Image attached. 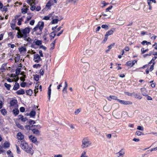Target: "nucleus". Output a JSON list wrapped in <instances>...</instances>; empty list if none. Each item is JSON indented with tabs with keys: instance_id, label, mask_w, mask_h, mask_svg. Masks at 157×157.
Instances as JSON below:
<instances>
[{
	"instance_id": "obj_36",
	"label": "nucleus",
	"mask_w": 157,
	"mask_h": 157,
	"mask_svg": "<svg viewBox=\"0 0 157 157\" xmlns=\"http://www.w3.org/2000/svg\"><path fill=\"white\" fill-rule=\"evenodd\" d=\"M21 69L20 68H17L16 70L15 73L16 75H19L20 74V72H21Z\"/></svg>"
},
{
	"instance_id": "obj_59",
	"label": "nucleus",
	"mask_w": 157,
	"mask_h": 157,
	"mask_svg": "<svg viewBox=\"0 0 157 157\" xmlns=\"http://www.w3.org/2000/svg\"><path fill=\"white\" fill-rule=\"evenodd\" d=\"M108 36H106V35H105L104 39L102 41L103 43H105V42L108 39Z\"/></svg>"
},
{
	"instance_id": "obj_23",
	"label": "nucleus",
	"mask_w": 157,
	"mask_h": 157,
	"mask_svg": "<svg viewBox=\"0 0 157 157\" xmlns=\"http://www.w3.org/2000/svg\"><path fill=\"white\" fill-rule=\"evenodd\" d=\"M56 19H53L52 21L51 22V24H56L58 23L59 21V20L57 18H58V16L56 17Z\"/></svg>"
},
{
	"instance_id": "obj_63",
	"label": "nucleus",
	"mask_w": 157,
	"mask_h": 157,
	"mask_svg": "<svg viewBox=\"0 0 157 157\" xmlns=\"http://www.w3.org/2000/svg\"><path fill=\"white\" fill-rule=\"evenodd\" d=\"M115 43H113L112 44H111L109 46H108V48H109V49H111L112 48V47L115 45Z\"/></svg>"
},
{
	"instance_id": "obj_60",
	"label": "nucleus",
	"mask_w": 157,
	"mask_h": 157,
	"mask_svg": "<svg viewBox=\"0 0 157 157\" xmlns=\"http://www.w3.org/2000/svg\"><path fill=\"white\" fill-rule=\"evenodd\" d=\"M26 84V83L25 82H22L20 84V85L21 87H25Z\"/></svg>"
},
{
	"instance_id": "obj_20",
	"label": "nucleus",
	"mask_w": 157,
	"mask_h": 157,
	"mask_svg": "<svg viewBox=\"0 0 157 157\" xmlns=\"http://www.w3.org/2000/svg\"><path fill=\"white\" fill-rule=\"evenodd\" d=\"M56 39L51 44H50V46H51V48H50L51 50H52L54 49L55 43H56Z\"/></svg>"
},
{
	"instance_id": "obj_53",
	"label": "nucleus",
	"mask_w": 157,
	"mask_h": 157,
	"mask_svg": "<svg viewBox=\"0 0 157 157\" xmlns=\"http://www.w3.org/2000/svg\"><path fill=\"white\" fill-rule=\"evenodd\" d=\"M15 29L16 30H17L18 31V32L17 33V34L18 33L19 34H20L21 32V30H20V29L19 28V27H16V28Z\"/></svg>"
},
{
	"instance_id": "obj_49",
	"label": "nucleus",
	"mask_w": 157,
	"mask_h": 157,
	"mask_svg": "<svg viewBox=\"0 0 157 157\" xmlns=\"http://www.w3.org/2000/svg\"><path fill=\"white\" fill-rule=\"evenodd\" d=\"M10 26L13 29H15L16 28V25L15 23H11Z\"/></svg>"
},
{
	"instance_id": "obj_17",
	"label": "nucleus",
	"mask_w": 157,
	"mask_h": 157,
	"mask_svg": "<svg viewBox=\"0 0 157 157\" xmlns=\"http://www.w3.org/2000/svg\"><path fill=\"white\" fill-rule=\"evenodd\" d=\"M19 87L20 86L19 84L18 83L16 82L13 86V90H17L19 88Z\"/></svg>"
},
{
	"instance_id": "obj_40",
	"label": "nucleus",
	"mask_w": 157,
	"mask_h": 157,
	"mask_svg": "<svg viewBox=\"0 0 157 157\" xmlns=\"http://www.w3.org/2000/svg\"><path fill=\"white\" fill-rule=\"evenodd\" d=\"M101 27L102 28L106 30H108L109 29V26L106 25H102Z\"/></svg>"
},
{
	"instance_id": "obj_50",
	"label": "nucleus",
	"mask_w": 157,
	"mask_h": 157,
	"mask_svg": "<svg viewBox=\"0 0 157 157\" xmlns=\"http://www.w3.org/2000/svg\"><path fill=\"white\" fill-rule=\"evenodd\" d=\"M17 125L18 128H20L22 130L24 129L23 127L20 124H17Z\"/></svg>"
},
{
	"instance_id": "obj_51",
	"label": "nucleus",
	"mask_w": 157,
	"mask_h": 157,
	"mask_svg": "<svg viewBox=\"0 0 157 157\" xmlns=\"http://www.w3.org/2000/svg\"><path fill=\"white\" fill-rule=\"evenodd\" d=\"M24 38V40H26L27 41H28V42H30L31 41H32V39L31 38H30V37H25V38Z\"/></svg>"
},
{
	"instance_id": "obj_46",
	"label": "nucleus",
	"mask_w": 157,
	"mask_h": 157,
	"mask_svg": "<svg viewBox=\"0 0 157 157\" xmlns=\"http://www.w3.org/2000/svg\"><path fill=\"white\" fill-rule=\"evenodd\" d=\"M86 152L85 151H83L80 157H88L86 155Z\"/></svg>"
},
{
	"instance_id": "obj_34",
	"label": "nucleus",
	"mask_w": 157,
	"mask_h": 157,
	"mask_svg": "<svg viewBox=\"0 0 157 157\" xmlns=\"http://www.w3.org/2000/svg\"><path fill=\"white\" fill-rule=\"evenodd\" d=\"M20 58V56H17L15 58L14 60L15 63H17L18 62Z\"/></svg>"
},
{
	"instance_id": "obj_9",
	"label": "nucleus",
	"mask_w": 157,
	"mask_h": 157,
	"mask_svg": "<svg viewBox=\"0 0 157 157\" xmlns=\"http://www.w3.org/2000/svg\"><path fill=\"white\" fill-rule=\"evenodd\" d=\"M29 139L33 143H35L37 142V139L36 137L33 135H30L29 136Z\"/></svg>"
},
{
	"instance_id": "obj_52",
	"label": "nucleus",
	"mask_w": 157,
	"mask_h": 157,
	"mask_svg": "<svg viewBox=\"0 0 157 157\" xmlns=\"http://www.w3.org/2000/svg\"><path fill=\"white\" fill-rule=\"evenodd\" d=\"M137 129L140 131H144V128L140 126H138L137 127Z\"/></svg>"
},
{
	"instance_id": "obj_13",
	"label": "nucleus",
	"mask_w": 157,
	"mask_h": 157,
	"mask_svg": "<svg viewBox=\"0 0 157 157\" xmlns=\"http://www.w3.org/2000/svg\"><path fill=\"white\" fill-rule=\"evenodd\" d=\"M116 154H119L117 157H119L120 156L123 157L125 154V152L124 151V149H122L118 152Z\"/></svg>"
},
{
	"instance_id": "obj_54",
	"label": "nucleus",
	"mask_w": 157,
	"mask_h": 157,
	"mask_svg": "<svg viewBox=\"0 0 157 157\" xmlns=\"http://www.w3.org/2000/svg\"><path fill=\"white\" fill-rule=\"evenodd\" d=\"M50 18V16H45L43 18V19L46 20H49Z\"/></svg>"
},
{
	"instance_id": "obj_26",
	"label": "nucleus",
	"mask_w": 157,
	"mask_h": 157,
	"mask_svg": "<svg viewBox=\"0 0 157 157\" xmlns=\"http://www.w3.org/2000/svg\"><path fill=\"white\" fill-rule=\"evenodd\" d=\"M4 86L6 87V89L8 90H9L10 89V88L11 87V86L10 84H8L7 83H5L4 84Z\"/></svg>"
},
{
	"instance_id": "obj_48",
	"label": "nucleus",
	"mask_w": 157,
	"mask_h": 157,
	"mask_svg": "<svg viewBox=\"0 0 157 157\" xmlns=\"http://www.w3.org/2000/svg\"><path fill=\"white\" fill-rule=\"evenodd\" d=\"M114 116L117 119H119L121 117V116L120 113H119L118 114H115Z\"/></svg>"
},
{
	"instance_id": "obj_47",
	"label": "nucleus",
	"mask_w": 157,
	"mask_h": 157,
	"mask_svg": "<svg viewBox=\"0 0 157 157\" xmlns=\"http://www.w3.org/2000/svg\"><path fill=\"white\" fill-rule=\"evenodd\" d=\"M16 146L17 149V152L18 154H21V151L19 147L17 146V145H16Z\"/></svg>"
},
{
	"instance_id": "obj_11",
	"label": "nucleus",
	"mask_w": 157,
	"mask_h": 157,
	"mask_svg": "<svg viewBox=\"0 0 157 157\" xmlns=\"http://www.w3.org/2000/svg\"><path fill=\"white\" fill-rule=\"evenodd\" d=\"M140 90L143 96H147V91L146 88H141L140 89Z\"/></svg>"
},
{
	"instance_id": "obj_19",
	"label": "nucleus",
	"mask_w": 157,
	"mask_h": 157,
	"mask_svg": "<svg viewBox=\"0 0 157 157\" xmlns=\"http://www.w3.org/2000/svg\"><path fill=\"white\" fill-rule=\"evenodd\" d=\"M34 41V42H35V45L37 46L40 45L42 43V41L40 40H39L36 39Z\"/></svg>"
},
{
	"instance_id": "obj_35",
	"label": "nucleus",
	"mask_w": 157,
	"mask_h": 157,
	"mask_svg": "<svg viewBox=\"0 0 157 157\" xmlns=\"http://www.w3.org/2000/svg\"><path fill=\"white\" fill-rule=\"evenodd\" d=\"M7 154L10 157H13V155L11 151L10 150L7 151L6 152Z\"/></svg>"
},
{
	"instance_id": "obj_58",
	"label": "nucleus",
	"mask_w": 157,
	"mask_h": 157,
	"mask_svg": "<svg viewBox=\"0 0 157 157\" xmlns=\"http://www.w3.org/2000/svg\"><path fill=\"white\" fill-rule=\"evenodd\" d=\"M113 8L112 6H110L109 7L106 8L105 10L106 12H108L109 10H111Z\"/></svg>"
},
{
	"instance_id": "obj_6",
	"label": "nucleus",
	"mask_w": 157,
	"mask_h": 157,
	"mask_svg": "<svg viewBox=\"0 0 157 157\" xmlns=\"http://www.w3.org/2000/svg\"><path fill=\"white\" fill-rule=\"evenodd\" d=\"M16 138L18 140V144H20L24 141V136L21 132H19L17 134Z\"/></svg>"
},
{
	"instance_id": "obj_3",
	"label": "nucleus",
	"mask_w": 157,
	"mask_h": 157,
	"mask_svg": "<svg viewBox=\"0 0 157 157\" xmlns=\"http://www.w3.org/2000/svg\"><path fill=\"white\" fill-rule=\"evenodd\" d=\"M21 147L27 153L32 155L34 153L33 150L31 147H29L28 144L25 141L20 143Z\"/></svg>"
},
{
	"instance_id": "obj_10",
	"label": "nucleus",
	"mask_w": 157,
	"mask_h": 157,
	"mask_svg": "<svg viewBox=\"0 0 157 157\" xmlns=\"http://www.w3.org/2000/svg\"><path fill=\"white\" fill-rule=\"evenodd\" d=\"M156 58H157V56H155L153 57L152 59L151 60L153 61V63L152 65L150 66V71H153V70L154 69V66L155 63V61Z\"/></svg>"
},
{
	"instance_id": "obj_44",
	"label": "nucleus",
	"mask_w": 157,
	"mask_h": 157,
	"mask_svg": "<svg viewBox=\"0 0 157 157\" xmlns=\"http://www.w3.org/2000/svg\"><path fill=\"white\" fill-rule=\"evenodd\" d=\"M53 5V3H52L51 2H50V1H49L47 4L46 6L47 7H49Z\"/></svg>"
},
{
	"instance_id": "obj_18",
	"label": "nucleus",
	"mask_w": 157,
	"mask_h": 157,
	"mask_svg": "<svg viewBox=\"0 0 157 157\" xmlns=\"http://www.w3.org/2000/svg\"><path fill=\"white\" fill-rule=\"evenodd\" d=\"M19 51L21 52H25L26 51V48L25 47H22L18 48Z\"/></svg>"
},
{
	"instance_id": "obj_22",
	"label": "nucleus",
	"mask_w": 157,
	"mask_h": 157,
	"mask_svg": "<svg viewBox=\"0 0 157 157\" xmlns=\"http://www.w3.org/2000/svg\"><path fill=\"white\" fill-rule=\"evenodd\" d=\"M57 32L56 31L54 30V31L52 32L50 34V36L51 37V40L53 39L56 34L55 33Z\"/></svg>"
},
{
	"instance_id": "obj_5",
	"label": "nucleus",
	"mask_w": 157,
	"mask_h": 157,
	"mask_svg": "<svg viewBox=\"0 0 157 157\" xmlns=\"http://www.w3.org/2000/svg\"><path fill=\"white\" fill-rule=\"evenodd\" d=\"M91 144L92 143L90 141L88 137H85L82 140L81 147L83 149L90 146Z\"/></svg>"
},
{
	"instance_id": "obj_39",
	"label": "nucleus",
	"mask_w": 157,
	"mask_h": 157,
	"mask_svg": "<svg viewBox=\"0 0 157 157\" xmlns=\"http://www.w3.org/2000/svg\"><path fill=\"white\" fill-rule=\"evenodd\" d=\"M41 65L40 64H35L33 65V67L34 68H37L39 67H40Z\"/></svg>"
},
{
	"instance_id": "obj_62",
	"label": "nucleus",
	"mask_w": 157,
	"mask_h": 157,
	"mask_svg": "<svg viewBox=\"0 0 157 157\" xmlns=\"http://www.w3.org/2000/svg\"><path fill=\"white\" fill-rule=\"evenodd\" d=\"M35 21L34 20H33L30 21L29 24L31 25H33L34 24Z\"/></svg>"
},
{
	"instance_id": "obj_16",
	"label": "nucleus",
	"mask_w": 157,
	"mask_h": 157,
	"mask_svg": "<svg viewBox=\"0 0 157 157\" xmlns=\"http://www.w3.org/2000/svg\"><path fill=\"white\" fill-rule=\"evenodd\" d=\"M17 103V101L16 100H12L10 101V106H14Z\"/></svg>"
},
{
	"instance_id": "obj_37",
	"label": "nucleus",
	"mask_w": 157,
	"mask_h": 157,
	"mask_svg": "<svg viewBox=\"0 0 157 157\" xmlns=\"http://www.w3.org/2000/svg\"><path fill=\"white\" fill-rule=\"evenodd\" d=\"M109 98H110L111 99L117 100L118 101V100H119V99H118L117 98V97L116 96H115L114 95H110L109 96Z\"/></svg>"
},
{
	"instance_id": "obj_24",
	"label": "nucleus",
	"mask_w": 157,
	"mask_h": 157,
	"mask_svg": "<svg viewBox=\"0 0 157 157\" xmlns=\"http://www.w3.org/2000/svg\"><path fill=\"white\" fill-rule=\"evenodd\" d=\"M36 114V113L35 111H31L29 113V115L31 117H34Z\"/></svg>"
},
{
	"instance_id": "obj_57",
	"label": "nucleus",
	"mask_w": 157,
	"mask_h": 157,
	"mask_svg": "<svg viewBox=\"0 0 157 157\" xmlns=\"http://www.w3.org/2000/svg\"><path fill=\"white\" fill-rule=\"evenodd\" d=\"M102 4H103V6L102 7H104L109 4L108 3H106L105 1H103Z\"/></svg>"
},
{
	"instance_id": "obj_43",
	"label": "nucleus",
	"mask_w": 157,
	"mask_h": 157,
	"mask_svg": "<svg viewBox=\"0 0 157 157\" xmlns=\"http://www.w3.org/2000/svg\"><path fill=\"white\" fill-rule=\"evenodd\" d=\"M1 112L2 114L4 115L6 113V111L5 109H2L1 110Z\"/></svg>"
},
{
	"instance_id": "obj_7",
	"label": "nucleus",
	"mask_w": 157,
	"mask_h": 157,
	"mask_svg": "<svg viewBox=\"0 0 157 157\" xmlns=\"http://www.w3.org/2000/svg\"><path fill=\"white\" fill-rule=\"evenodd\" d=\"M33 60L36 63H38L40 61H42V59L39 54H36L34 55Z\"/></svg>"
},
{
	"instance_id": "obj_41",
	"label": "nucleus",
	"mask_w": 157,
	"mask_h": 157,
	"mask_svg": "<svg viewBox=\"0 0 157 157\" xmlns=\"http://www.w3.org/2000/svg\"><path fill=\"white\" fill-rule=\"evenodd\" d=\"M136 134L138 136H140L141 135H144V133L140 131H137L136 132Z\"/></svg>"
},
{
	"instance_id": "obj_32",
	"label": "nucleus",
	"mask_w": 157,
	"mask_h": 157,
	"mask_svg": "<svg viewBox=\"0 0 157 157\" xmlns=\"http://www.w3.org/2000/svg\"><path fill=\"white\" fill-rule=\"evenodd\" d=\"M148 49H147L145 50H144V48H142L141 49V51L142 54H144L146 52H147L148 51Z\"/></svg>"
},
{
	"instance_id": "obj_38",
	"label": "nucleus",
	"mask_w": 157,
	"mask_h": 157,
	"mask_svg": "<svg viewBox=\"0 0 157 157\" xmlns=\"http://www.w3.org/2000/svg\"><path fill=\"white\" fill-rule=\"evenodd\" d=\"M34 80L36 81H38L39 79V75L37 74H36L34 75Z\"/></svg>"
},
{
	"instance_id": "obj_8",
	"label": "nucleus",
	"mask_w": 157,
	"mask_h": 157,
	"mask_svg": "<svg viewBox=\"0 0 157 157\" xmlns=\"http://www.w3.org/2000/svg\"><path fill=\"white\" fill-rule=\"evenodd\" d=\"M118 102L121 104L125 105H131L132 104V102L130 101H125L121 100H118Z\"/></svg>"
},
{
	"instance_id": "obj_31",
	"label": "nucleus",
	"mask_w": 157,
	"mask_h": 157,
	"mask_svg": "<svg viewBox=\"0 0 157 157\" xmlns=\"http://www.w3.org/2000/svg\"><path fill=\"white\" fill-rule=\"evenodd\" d=\"M8 36L10 37V38L11 39H12L14 38V36L13 35V33L12 32H9L8 33Z\"/></svg>"
},
{
	"instance_id": "obj_64",
	"label": "nucleus",
	"mask_w": 157,
	"mask_h": 157,
	"mask_svg": "<svg viewBox=\"0 0 157 157\" xmlns=\"http://www.w3.org/2000/svg\"><path fill=\"white\" fill-rule=\"evenodd\" d=\"M35 8H36V6L34 5H33V6H31L30 7V9L31 10L33 11H34L35 9Z\"/></svg>"
},
{
	"instance_id": "obj_33",
	"label": "nucleus",
	"mask_w": 157,
	"mask_h": 157,
	"mask_svg": "<svg viewBox=\"0 0 157 157\" xmlns=\"http://www.w3.org/2000/svg\"><path fill=\"white\" fill-rule=\"evenodd\" d=\"M134 96L135 98L139 99H141L142 98L141 96L138 94H135Z\"/></svg>"
},
{
	"instance_id": "obj_56",
	"label": "nucleus",
	"mask_w": 157,
	"mask_h": 157,
	"mask_svg": "<svg viewBox=\"0 0 157 157\" xmlns=\"http://www.w3.org/2000/svg\"><path fill=\"white\" fill-rule=\"evenodd\" d=\"M25 109L23 107H21L20 108V110L21 112H24L25 111Z\"/></svg>"
},
{
	"instance_id": "obj_2",
	"label": "nucleus",
	"mask_w": 157,
	"mask_h": 157,
	"mask_svg": "<svg viewBox=\"0 0 157 157\" xmlns=\"http://www.w3.org/2000/svg\"><path fill=\"white\" fill-rule=\"evenodd\" d=\"M25 127L27 130H31L33 134L36 136H38L40 135V132L38 130L36 129V128H40L41 127L40 125H32L31 126L26 125Z\"/></svg>"
},
{
	"instance_id": "obj_29",
	"label": "nucleus",
	"mask_w": 157,
	"mask_h": 157,
	"mask_svg": "<svg viewBox=\"0 0 157 157\" xmlns=\"http://www.w3.org/2000/svg\"><path fill=\"white\" fill-rule=\"evenodd\" d=\"M79 0H67V2H71L75 4H76Z\"/></svg>"
},
{
	"instance_id": "obj_15",
	"label": "nucleus",
	"mask_w": 157,
	"mask_h": 157,
	"mask_svg": "<svg viewBox=\"0 0 157 157\" xmlns=\"http://www.w3.org/2000/svg\"><path fill=\"white\" fill-rule=\"evenodd\" d=\"M52 85H50L49 86L48 88V100L49 101H50V97H51V86Z\"/></svg>"
},
{
	"instance_id": "obj_28",
	"label": "nucleus",
	"mask_w": 157,
	"mask_h": 157,
	"mask_svg": "<svg viewBox=\"0 0 157 157\" xmlns=\"http://www.w3.org/2000/svg\"><path fill=\"white\" fill-rule=\"evenodd\" d=\"M24 17L23 16L21 18L18 19V21L17 23L18 25H20L21 24V22L23 20V19Z\"/></svg>"
},
{
	"instance_id": "obj_61",
	"label": "nucleus",
	"mask_w": 157,
	"mask_h": 157,
	"mask_svg": "<svg viewBox=\"0 0 157 157\" xmlns=\"http://www.w3.org/2000/svg\"><path fill=\"white\" fill-rule=\"evenodd\" d=\"M35 9H36V11H38L40 10L41 9V7L40 6H37L36 7V8Z\"/></svg>"
},
{
	"instance_id": "obj_30",
	"label": "nucleus",
	"mask_w": 157,
	"mask_h": 157,
	"mask_svg": "<svg viewBox=\"0 0 157 157\" xmlns=\"http://www.w3.org/2000/svg\"><path fill=\"white\" fill-rule=\"evenodd\" d=\"M3 145L5 148H8L10 146V144L9 142H6L4 143Z\"/></svg>"
},
{
	"instance_id": "obj_42",
	"label": "nucleus",
	"mask_w": 157,
	"mask_h": 157,
	"mask_svg": "<svg viewBox=\"0 0 157 157\" xmlns=\"http://www.w3.org/2000/svg\"><path fill=\"white\" fill-rule=\"evenodd\" d=\"M132 61H129L126 63V65L127 66H131L132 67Z\"/></svg>"
},
{
	"instance_id": "obj_45",
	"label": "nucleus",
	"mask_w": 157,
	"mask_h": 157,
	"mask_svg": "<svg viewBox=\"0 0 157 157\" xmlns=\"http://www.w3.org/2000/svg\"><path fill=\"white\" fill-rule=\"evenodd\" d=\"M35 123V122L32 120L30 119L29 121V123L30 124L29 125L31 126L32 124H33Z\"/></svg>"
},
{
	"instance_id": "obj_27",
	"label": "nucleus",
	"mask_w": 157,
	"mask_h": 157,
	"mask_svg": "<svg viewBox=\"0 0 157 157\" xmlns=\"http://www.w3.org/2000/svg\"><path fill=\"white\" fill-rule=\"evenodd\" d=\"M29 10L28 8L25 9L22 8L21 9V12L23 14H25L27 13L28 10Z\"/></svg>"
},
{
	"instance_id": "obj_55",
	"label": "nucleus",
	"mask_w": 157,
	"mask_h": 157,
	"mask_svg": "<svg viewBox=\"0 0 157 157\" xmlns=\"http://www.w3.org/2000/svg\"><path fill=\"white\" fill-rule=\"evenodd\" d=\"M8 46L9 47H11L12 48H13L15 47V45L14 44H11L9 43L8 44Z\"/></svg>"
},
{
	"instance_id": "obj_12",
	"label": "nucleus",
	"mask_w": 157,
	"mask_h": 157,
	"mask_svg": "<svg viewBox=\"0 0 157 157\" xmlns=\"http://www.w3.org/2000/svg\"><path fill=\"white\" fill-rule=\"evenodd\" d=\"M115 30V29H110V30L106 32L105 35H106V36H108L109 35L113 34Z\"/></svg>"
},
{
	"instance_id": "obj_4",
	"label": "nucleus",
	"mask_w": 157,
	"mask_h": 157,
	"mask_svg": "<svg viewBox=\"0 0 157 157\" xmlns=\"http://www.w3.org/2000/svg\"><path fill=\"white\" fill-rule=\"evenodd\" d=\"M31 28H30L29 27H27L24 29H22L20 34L17 33V38H21L27 37L28 36V34H29L30 29Z\"/></svg>"
},
{
	"instance_id": "obj_21",
	"label": "nucleus",
	"mask_w": 157,
	"mask_h": 157,
	"mask_svg": "<svg viewBox=\"0 0 157 157\" xmlns=\"http://www.w3.org/2000/svg\"><path fill=\"white\" fill-rule=\"evenodd\" d=\"M13 112L15 116L17 115L19 113V111L18 109L15 108L13 110Z\"/></svg>"
},
{
	"instance_id": "obj_14",
	"label": "nucleus",
	"mask_w": 157,
	"mask_h": 157,
	"mask_svg": "<svg viewBox=\"0 0 157 157\" xmlns=\"http://www.w3.org/2000/svg\"><path fill=\"white\" fill-rule=\"evenodd\" d=\"M25 90L22 89H21L17 91L16 93L17 95H22L25 94Z\"/></svg>"
},
{
	"instance_id": "obj_1",
	"label": "nucleus",
	"mask_w": 157,
	"mask_h": 157,
	"mask_svg": "<svg viewBox=\"0 0 157 157\" xmlns=\"http://www.w3.org/2000/svg\"><path fill=\"white\" fill-rule=\"evenodd\" d=\"M44 27V23L43 21H39L37 25L32 30V33L36 35H40L42 33L43 29Z\"/></svg>"
},
{
	"instance_id": "obj_25",
	"label": "nucleus",
	"mask_w": 157,
	"mask_h": 157,
	"mask_svg": "<svg viewBox=\"0 0 157 157\" xmlns=\"http://www.w3.org/2000/svg\"><path fill=\"white\" fill-rule=\"evenodd\" d=\"M26 93L27 95L31 96L33 93V92L31 89H29L28 90H26Z\"/></svg>"
}]
</instances>
